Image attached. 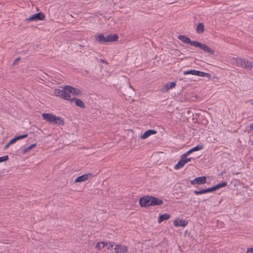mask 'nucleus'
Returning a JSON list of instances; mask_svg holds the SVG:
<instances>
[{
    "instance_id": "obj_30",
    "label": "nucleus",
    "mask_w": 253,
    "mask_h": 253,
    "mask_svg": "<svg viewBox=\"0 0 253 253\" xmlns=\"http://www.w3.org/2000/svg\"><path fill=\"white\" fill-rule=\"evenodd\" d=\"M194 71L195 70H190L188 71H185L183 72V74L184 75H188V74H191L193 75H194Z\"/></svg>"
},
{
    "instance_id": "obj_22",
    "label": "nucleus",
    "mask_w": 253,
    "mask_h": 253,
    "mask_svg": "<svg viewBox=\"0 0 253 253\" xmlns=\"http://www.w3.org/2000/svg\"><path fill=\"white\" fill-rule=\"evenodd\" d=\"M244 63L245 59H243L240 58H237L235 59V64L237 66L242 67Z\"/></svg>"
},
{
    "instance_id": "obj_12",
    "label": "nucleus",
    "mask_w": 253,
    "mask_h": 253,
    "mask_svg": "<svg viewBox=\"0 0 253 253\" xmlns=\"http://www.w3.org/2000/svg\"><path fill=\"white\" fill-rule=\"evenodd\" d=\"M106 42H113L117 41L118 40V36L117 34H110L108 35L106 37Z\"/></svg>"
},
{
    "instance_id": "obj_20",
    "label": "nucleus",
    "mask_w": 253,
    "mask_h": 253,
    "mask_svg": "<svg viewBox=\"0 0 253 253\" xmlns=\"http://www.w3.org/2000/svg\"><path fill=\"white\" fill-rule=\"evenodd\" d=\"M105 246H107V244L106 242H100L96 244L95 248L98 250H100L103 248Z\"/></svg>"
},
{
    "instance_id": "obj_32",
    "label": "nucleus",
    "mask_w": 253,
    "mask_h": 253,
    "mask_svg": "<svg viewBox=\"0 0 253 253\" xmlns=\"http://www.w3.org/2000/svg\"><path fill=\"white\" fill-rule=\"evenodd\" d=\"M8 156L7 155L0 157V163L6 161L8 160Z\"/></svg>"
},
{
    "instance_id": "obj_23",
    "label": "nucleus",
    "mask_w": 253,
    "mask_h": 253,
    "mask_svg": "<svg viewBox=\"0 0 253 253\" xmlns=\"http://www.w3.org/2000/svg\"><path fill=\"white\" fill-rule=\"evenodd\" d=\"M252 67V64L251 62L245 60V63L243 64L242 68L251 70Z\"/></svg>"
},
{
    "instance_id": "obj_15",
    "label": "nucleus",
    "mask_w": 253,
    "mask_h": 253,
    "mask_svg": "<svg viewBox=\"0 0 253 253\" xmlns=\"http://www.w3.org/2000/svg\"><path fill=\"white\" fill-rule=\"evenodd\" d=\"M188 224L187 220L181 219L179 220H175L174 221V225L175 226H182L185 227Z\"/></svg>"
},
{
    "instance_id": "obj_24",
    "label": "nucleus",
    "mask_w": 253,
    "mask_h": 253,
    "mask_svg": "<svg viewBox=\"0 0 253 253\" xmlns=\"http://www.w3.org/2000/svg\"><path fill=\"white\" fill-rule=\"evenodd\" d=\"M227 182H226V181L222 182L221 183H219L216 184V185L214 186V188L215 190H216L217 189H218L220 188H222V187L226 186L227 185Z\"/></svg>"
},
{
    "instance_id": "obj_38",
    "label": "nucleus",
    "mask_w": 253,
    "mask_h": 253,
    "mask_svg": "<svg viewBox=\"0 0 253 253\" xmlns=\"http://www.w3.org/2000/svg\"><path fill=\"white\" fill-rule=\"evenodd\" d=\"M247 253H253V248H250L247 249Z\"/></svg>"
},
{
    "instance_id": "obj_29",
    "label": "nucleus",
    "mask_w": 253,
    "mask_h": 253,
    "mask_svg": "<svg viewBox=\"0 0 253 253\" xmlns=\"http://www.w3.org/2000/svg\"><path fill=\"white\" fill-rule=\"evenodd\" d=\"M28 136V135L27 134L20 135L19 136H15V138L16 140V141H18L19 140L25 138Z\"/></svg>"
},
{
    "instance_id": "obj_21",
    "label": "nucleus",
    "mask_w": 253,
    "mask_h": 253,
    "mask_svg": "<svg viewBox=\"0 0 253 253\" xmlns=\"http://www.w3.org/2000/svg\"><path fill=\"white\" fill-rule=\"evenodd\" d=\"M53 94L56 96H60L63 99V89L60 90L59 89H55L54 90Z\"/></svg>"
},
{
    "instance_id": "obj_14",
    "label": "nucleus",
    "mask_w": 253,
    "mask_h": 253,
    "mask_svg": "<svg viewBox=\"0 0 253 253\" xmlns=\"http://www.w3.org/2000/svg\"><path fill=\"white\" fill-rule=\"evenodd\" d=\"M93 177V175L91 173L83 174L80 176V182L85 181L91 179Z\"/></svg>"
},
{
    "instance_id": "obj_27",
    "label": "nucleus",
    "mask_w": 253,
    "mask_h": 253,
    "mask_svg": "<svg viewBox=\"0 0 253 253\" xmlns=\"http://www.w3.org/2000/svg\"><path fill=\"white\" fill-rule=\"evenodd\" d=\"M194 193L196 195H200V194H203L206 193L205 189H202V190H199V191L198 190H195L194 191Z\"/></svg>"
},
{
    "instance_id": "obj_6",
    "label": "nucleus",
    "mask_w": 253,
    "mask_h": 253,
    "mask_svg": "<svg viewBox=\"0 0 253 253\" xmlns=\"http://www.w3.org/2000/svg\"><path fill=\"white\" fill-rule=\"evenodd\" d=\"M150 206H160L163 204L162 200L152 196H150Z\"/></svg>"
},
{
    "instance_id": "obj_5",
    "label": "nucleus",
    "mask_w": 253,
    "mask_h": 253,
    "mask_svg": "<svg viewBox=\"0 0 253 253\" xmlns=\"http://www.w3.org/2000/svg\"><path fill=\"white\" fill-rule=\"evenodd\" d=\"M150 196H144L139 199V204L141 207H147L150 206Z\"/></svg>"
},
{
    "instance_id": "obj_40",
    "label": "nucleus",
    "mask_w": 253,
    "mask_h": 253,
    "mask_svg": "<svg viewBox=\"0 0 253 253\" xmlns=\"http://www.w3.org/2000/svg\"><path fill=\"white\" fill-rule=\"evenodd\" d=\"M75 182H79V176L77 177L75 180Z\"/></svg>"
},
{
    "instance_id": "obj_1",
    "label": "nucleus",
    "mask_w": 253,
    "mask_h": 253,
    "mask_svg": "<svg viewBox=\"0 0 253 253\" xmlns=\"http://www.w3.org/2000/svg\"><path fill=\"white\" fill-rule=\"evenodd\" d=\"M63 99L70 100L71 102H74L76 105L79 106V99L76 98L79 93V90L70 85L65 86L63 88Z\"/></svg>"
},
{
    "instance_id": "obj_4",
    "label": "nucleus",
    "mask_w": 253,
    "mask_h": 253,
    "mask_svg": "<svg viewBox=\"0 0 253 253\" xmlns=\"http://www.w3.org/2000/svg\"><path fill=\"white\" fill-rule=\"evenodd\" d=\"M194 46L199 47L205 52L209 53L211 54H213L214 52V50L211 49L208 45L205 44L201 43L198 41H196V43H194Z\"/></svg>"
},
{
    "instance_id": "obj_13",
    "label": "nucleus",
    "mask_w": 253,
    "mask_h": 253,
    "mask_svg": "<svg viewBox=\"0 0 253 253\" xmlns=\"http://www.w3.org/2000/svg\"><path fill=\"white\" fill-rule=\"evenodd\" d=\"M176 86L175 82H169L167 83L164 86V89H162V91H168Z\"/></svg>"
},
{
    "instance_id": "obj_16",
    "label": "nucleus",
    "mask_w": 253,
    "mask_h": 253,
    "mask_svg": "<svg viewBox=\"0 0 253 253\" xmlns=\"http://www.w3.org/2000/svg\"><path fill=\"white\" fill-rule=\"evenodd\" d=\"M95 39L99 43H104L106 42V37H105L103 34H99L95 36Z\"/></svg>"
},
{
    "instance_id": "obj_36",
    "label": "nucleus",
    "mask_w": 253,
    "mask_h": 253,
    "mask_svg": "<svg viewBox=\"0 0 253 253\" xmlns=\"http://www.w3.org/2000/svg\"><path fill=\"white\" fill-rule=\"evenodd\" d=\"M16 140L15 139V138H13V139H11L9 141V144H14V143H15L16 142Z\"/></svg>"
},
{
    "instance_id": "obj_43",
    "label": "nucleus",
    "mask_w": 253,
    "mask_h": 253,
    "mask_svg": "<svg viewBox=\"0 0 253 253\" xmlns=\"http://www.w3.org/2000/svg\"><path fill=\"white\" fill-rule=\"evenodd\" d=\"M250 128L253 129V123L250 125Z\"/></svg>"
},
{
    "instance_id": "obj_33",
    "label": "nucleus",
    "mask_w": 253,
    "mask_h": 253,
    "mask_svg": "<svg viewBox=\"0 0 253 253\" xmlns=\"http://www.w3.org/2000/svg\"><path fill=\"white\" fill-rule=\"evenodd\" d=\"M205 190H206V193H209V192H212L213 191H215V189H214V186L212 187H210V188H208L207 189H205Z\"/></svg>"
},
{
    "instance_id": "obj_7",
    "label": "nucleus",
    "mask_w": 253,
    "mask_h": 253,
    "mask_svg": "<svg viewBox=\"0 0 253 253\" xmlns=\"http://www.w3.org/2000/svg\"><path fill=\"white\" fill-rule=\"evenodd\" d=\"M114 250L116 253H127L128 248L126 246L117 244L115 246Z\"/></svg>"
},
{
    "instance_id": "obj_19",
    "label": "nucleus",
    "mask_w": 253,
    "mask_h": 253,
    "mask_svg": "<svg viewBox=\"0 0 253 253\" xmlns=\"http://www.w3.org/2000/svg\"><path fill=\"white\" fill-rule=\"evenodd\" d=\"M185 163L183 161V160L182 159V158L181 157V159L179 161V162H178V163L174 166V169H178L182 167H183V166H184L185 165Z\"/></svg>"
},
{
    "instance_id": "obj_37",
    "label": "nucleus",
    "mask_w": 253,
    "mask_h": 253,
    "mask_svg": "<svg viewBox=\"0 0 253 253\" xmlns=\"http://www.w3.org/2000/svg\"><path fill=\"white\" fill-rule=\"evenodd\" d=\"M80 108H85V105L84 103V102L80 100Z\"/></svg>"
},
{
    "instance_id": "obj_42",
    "label": "nucleus",
    "mask_w": 253,
    "mask_h": 253,
    "mask_svg": "<svg viewBox=\"0 0 253 253\" xmlns=\"http://www.w3.org/2000/svg\"><path fill=\"white\" fill-rule=\"evenodd\" d=\"M226 172L225 170H222L221 172L220 173V175H222L223 173H225Z\"/></svg>"
},
{
    "instance_id": "obj_34",
    "label": "nucleus",
    "mask_w": 253,
    "mask_h": 253,
    "mask_svg": "<svg viewBox=\"0 0 253 253\" xmlns=\"http://www.w3.org/2000/svg\"><path fill=\"white\" fill-rule=\"evenodd\" d=\"M192 153V151L191 149H190L189 151H188L187 152H186L185 154L182 155L181 156H183V157H187L188 155H189L190 154Z\"/></svg>"
},
{
    "instance_id": "obj_39",
    "label": "nucleus",
    "mask_w": 253,
    "mask_h": 253,
    "mask_svg": "<svg viewBox=\"0 0 253 253\" xmlns=\"http://www.w3.org/2000/svg\"><path fill=\"white\" fill-rule=\"evenodd\" d=\"M100 62L103 63L107 64V62L104 59H100Z\"/></svg>"
},
{
    "instance_id": "obj_11",
    "label": "nucleus",
    "mask_w": 253,
    "mask_h": 253,
    "mask_svg": "<svg viewBox=\"0 0 253 253\" xmlns=\"http://www.w3.org/2000/svg\"><path fill=\"white\" fill-rule=\"evenodd\" d=\"M194 75L202 77H207L209 79L211 78V75L208 73L195 70Z\"/></svg>"
},
{
    "instance_id": "obj_41",
    "label": "nucleus",
    "mask_w": 253,
    "mask_h": 253,
    "mask_svg": "<svg viewBox=\"0 0 253 253\" xmlns=\"http://www.w3.org/2000/svg\"><path fill=\"white\" fill-rule=\"evenodd\" d=\"M10 145V144H9V142L5 146V148L6 149Z\"/></svg>"
},
{
    "instance_id": "obj_31",
    "label": "nucleus",
    "mask_w": 253,
    "mask_h": 253,
    "mask_svg": "<svg viewBox=\"0 0 253 253\" xmlns=\"http://www.w3.org/2000/svg\"><path fill=\"white\" fill-rule=\"evenodd\" d=\"M181 158H182V159L183 160L185 164H186L188 162H190L191 160V158H187V157H183V156H181Z\"/></svg>"
},
{
    "instance_id": "obj_8",
    "label": "nucleus",
    "mask_w": 253,
    "mask_h": 253,
    "mask_svg": "<svg viewBox=\"0 0 253 253\" xmlns=\"http://www.w3.org/2000/svg\"><path fill=\"white\" fill-rule=\"evenodd\" d=\"M207 182V178L205 176H201L195 178L194 180L191 181V184H203Z\"/></svg>"
},
{
    "instance_id": "obj_35",
    "label": "nucleus",
    "mask_w": 253,
    "mask_h": 253,
    "mask_svg": "<svg viewBox=\"0 0 253 253\" xmlns=\"http://www.w3.org/2000/svg\"><path fill=\"white\" fill-rule=\"evenodd\" d=\"M192 153V151L191 149H190L189 151H188L187 152H186L185 154L182 155L181 156H183V157H187L188 155H189L190 154Z\"/></svg>"
},
{
    "instance_id": "obj_17",
    "label": "nucleus",
    "mask_w": 253,
    "mask_h": 253,
    "mask_svg": "<svg viewBox=\"0 0 253 253\" xmlns=\"http://www.w3.org/2000/svg\"><path fill=\"white\" fill-rule=\"evenodd\" d=\"M170 215L169 213H166L161 214L159 216V218L158 219V222L161 223L164 220L169 219L170 218Z\"/></svg>"
},
{
    "instance_id": "obj_28",
    "label": "nucleus",
    "mask_w": 253,
    "mask_h": 253,
    "mask_svg": "<svg viewBox=\"0 0 253 253\" xmlns=\"http://www.w3.org/2000/svg\"><path fill=\"white\" fill-rule=\"evenodd\" d=\"M106 242L107 244V246H108L107 247V249L108 250H112L113 247L114 246V243L113 242Z\"/></svg>"
},
{
    "instance_id": "obj_26",
    "label": "nucleus",
    "mask_w": 253,
    "mask_h": 253,
    "mask_svg": "<svg viewBox=\"0 0 253 253\" xmlns=\"http://www.w3.org/2000/svg\"><path fill=\"white\" fill-rule=\"evenodd\" d=\"M203 148V146L201 145H198L194 148L191 149L192 151V152L200 150Z\"/></svg>"
},
{
    "instance_id": "obj_9",
    "label": "nucleus",
    "mask_w": 253,
    "mask_h": 253,
    "mask_svg": "<svg viewBox=\"0 0 253 253\" xmlns=\"http://www.w3.org/2000/svg\"><path fill=\"white\" fill-rule=\"evenodd\" d=\"M177 38L184 43L189 44L192 46H194V43H196V42L192 41L188 37L183 35H179Z\"/></svg>"
},
{
    "instance_id": "obj_10",
    "label": "nucleus",
    "mask_w": 253,
    "mask_h": 253,
    "mask_svg": "<svg viewBox=\"0 0 253 253\" xmlns=\"http://www.w3.org/2000/svg\"><path fill=\"white\" fill-rule=\"evenodd\" d=\"M157 133V131L154 129H149L146 131L141 136V138L144 139L148 137L149 136L155 134Z\"/></svg>"
},
{
    "instance_id": "obj_3",
    "label": "nucleus",
    "mask_w": 253,
    "mask_h": 253,
    "mask_svg": "<svg viewBox=\"0 0 253 253\" xmlns=\"http://www.w3.org/2000/svg\"><path fill=\"white\" fill-rule=\"evenodd\" d=\"M45 18V16L42 12L33 14L25 19L26 22H30L32 21H37L38 20H43Z\"/></svg>"
},
{
    "instance_id": "obj_18",
    "label": "nucleus",
    "mask_w": 253,
    "mask_h": 253,
    "mask_svg": "<svg viewBox=\"0 0 253 253\" xmlns=\"http://www.w3.org/2000/svg\"><path fill=\"white\" fill-rule=\"evenodd\" d=\"M204 26L203 23H199L196 27V32L198 34H202L204 32Z\"/></svg>"
},
{
    "instance_id": "obj_2",
    "label": "nucleus",
    "mask_w": 253,
    "mask_h": 253,
    "mask_svg": "<svg viewBox=\"0 0 253 253\" xmlns=\"http://www.w3.org/2000/svg\"><path fill=\"white\" fill-rule=\"evenodd\" d=\"M42 116L44 120L51 124L57 125H62L64 124V120L61 117L51 113H43Z\"/></svg>"
},
{
    "instance_id": "obj_25",
    "label": "nucleus",
    "mask_w": 253,
    "mask_h": 253,
    "mask_svg": "<svg viewBox=\"0 0 253 253\" xmlns=\"http://www.w3.org/2000/svg\"><path fill=\"white\" fill-rule=\"evenodd\" d=\"M36 146V144H32V145H30L29 146L26 147L24 150V153H27L28 151H30L31 149L35 147Z\"/></svg>"
}]
</instances>
